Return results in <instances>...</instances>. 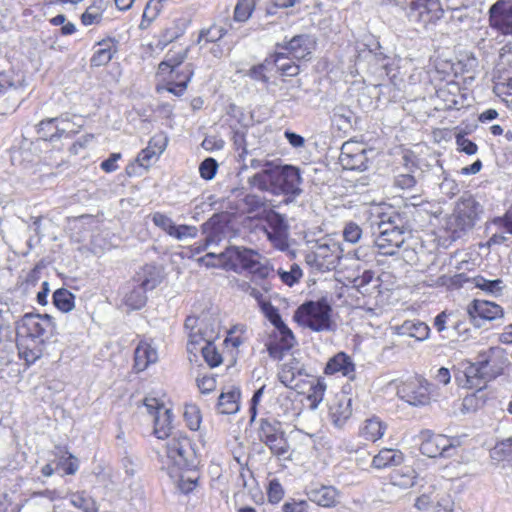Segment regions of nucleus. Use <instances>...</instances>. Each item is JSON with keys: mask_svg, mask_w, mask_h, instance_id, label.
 Segmentation results:
<instances>
[{"mask_svg": "<svg viewBox=\"0 0 512 512\" xmlns=\"http://www.w3.org/2000/svg\"><path fill=\"white\" fill-rule=\"evenodd\" d=\"M202 261L208 267H218L234 272L248 271L252 276V281L259 284L263 291L269 292L271 284L269 277L273 275V269L268 261L257 251L239 247L229 246L224 251H210Z\"/></svg>", "mask_w": 512, "mask_h": 512, "instance_id": "1", "label": "nucleus"}, {"mask_svg": "<svg viewBox=\"0 0 512 512\" xmlns=\"http://www.w3.org/2000/svg\"><path fill=\"white\" fill-rule=\"evenodd\" d=\"M52 317L40 314H25L17 326V347L27 363H34L44 351L45 342L54 335Z\"/></svg>", "mask_w": 512, "mask_h": 512, "instance_id": "2", "label": "nucleus"}, {"mask_svg": "<svg viewBox=\"0 0 512 512\" xmlns=\"http://www.w3.org/2000/svg\"><path fill=\"white\" fill-rule=\"evenodd\" d=\"M378 226V236L375 239V246L379 253L386 256L395 255L405 242L404 219L398 213L383 214Z\"/></svg>", "mask_w": 512, "mask_h": 512, "instance_id": "3", "label": "nucleus"}, {"mask_svg": "<svg viewBox=\"0 0 512 512\" xmlns=\"http://www.w3.org/2000/svg\"><path fill=\"white\" fill-rule=\"evenodd\" d=\"M481 213L482 207L473 197H462L448 218L446 229L454 240L459 239L473 229Z\"/></svg>", "mask_w": 512, "mask_h": 512, "instance_id": "4", "label": "nucleus"}, {"mask_svg": "<svg viewBox=\"0 0 512 512\" xmlns=\"http://www.w3.org/2000/svg\"><path fill=\"white\" fill-rule=\"evenodd\" d=\"M331 307L325 299L308 301L298 307L294 314L295 321L315 332L329 331L332 327Z\"/></svg>", "mask_w": 512, "mask_h": 512, "instance_id": "5", "label": "nucleus"}, {"mask_svg": "<svg viewBox=\"0 0 512 512\" xmlns=\"http://www.w3.org/2000/svg\"><path fill=\"white\" fill-rule=\"evenodd\" d=\"M406 14L408 20L416 25L427 27L435 24L444 14L439 0H394Z\"/></svg>", "mask_w": 512, "mask_h": 512, "instance_id": "6", "label": "nucleus"}, {"mask_svg": "<svg viewBox=\"0 0 512 512\" xmlns=\"http://www.w3.org/2000/svg\"><path fill=\"white\" fill-rule=\"evenodd\" d=\"M166 439V455L175 466L188 470L197 466L195 451L186 435L175 432Z\"/></svg>", "mask_w": 512, "mask_h": 512, "instance_id": "7", "label": "nucleus"}, {"mask_svg": "<svg viewBox=\"0 0 512 512\" xmlns=\"http://www.w3.org/2000/svg\"><path fill=\"white\" fill-rule=\"evenodd\" d=\"M258 437L275 456L285 457L288 454L289 444L279 421L268 418L260 419Z\"/></svg>", "mask_w": 512, "mask_h": 512, "instance_id": "8", "label": "nucleus"}, {"mask_svg": "<svg viewBox=\"0 0 512 512\" xmlns=\"http://www.w3.org/2000/svg\"><path fill=\"white\" fill-rule=\"evenodd\" d=\"M137 276L138 286L124 296V304L132 310L141 309L147 300L146 292L153 290L160 283L158 273L153 266H145Z\"/></svg>", "mask_w": 512, "mask_h": 512, "instance_id": "9", "label": "nucleus"}, {"mask_svg": "<svg viewBox=\"0 0 512 512\" xmlns=\"http://www.w3.org/2000/svg\"><path fill=\"white\" fill-rule=\"evenodd\" d=\"M420 438V451L423 455L430 458L438 456L452 457L454 456L458 445L456 440L448 438L445 435L434 434L430 430L422 431Z\"/></svg>", "mask_w": 512, "mask_h": 512, "instance_id": "10", "label": "nucleus"}, {"mask_svg": "<svg viewBox=\"0 0 512 512\" xmlns=\"http://www.w3.org/2000/svg\"><path fill=\"white\" fill-rule=\"evenodd\" d=\"M340 254V247L336 243H319L314 251L306 255L305 261L311 268L326 272L336 268Z\"/></svg>", "mask_w": 512, "mask_h": 512, "instance_id": "11", "label": "nucleus"}, {"mask_svg": "<svg viewBox=\"0 0 512 512\" xmlns=\"http://www.w3.org/2000/svg\"><path fill=\"white\" fill-rule=\"evenodd\" d=\"M144 407L147 413L153 418L154 434L158 439H166L173 433L171 432V410L157 398L146 397Z\"/></svg>", "mask_w": 512, "mask_h": 512, "instance_id": "12", "label": "nucleus"}, {"mask_svg": "<svg viewBox=\"0 0 512 512\" xmlns=\"http://www.w3.org/2000/svg\"><path fill=\"white\" fill-rule=\"evenodd\" d=\"M364 145L357 141H347L341 147L339 163L345 170L365 171L368 168L369 159Z\"/></svg>", "mask_w": 512, "mask_h": 512, "instance_id": "13", "label": "nucleus"}, {"mask_svg": "<svg viewBox=\"0 0 512 512\" xmlns=\"http://www.w3.org/2000/svg\"><path fill=\"white\" fill-rule=\"evenodd\" d=\"M430 386L426 380L413 379L398 386L397 395L411 406H425L431 401Z\"/></svg>", "mask_w": 512, "mask_h": 512, "instance_id": "14", "label": "nucleus"}, {"mask_svg": "<svg viewBox=\"0 0 512 512\" xmlns=\"http://www.w3.org/2000/svg\"><path fill=\"white\" fill-rule=\"evenodd\" d=\"M38 133L46 140L53 141L62 136H70L79 131L81 125L71 122L68 114L43 120L38 125Z\"/></svg>", "mask_w": 512, "mask_h": 512, "instance_id": "15", "label": "nucleus"}, {"mask_svg": "<svg viewBox=\"0 0 512 512\" xmlns=\"http://www.w3.org/2000/svg\"><path fill=\"white\" fill-rule=\"evenodd\" d=\"M185 327L190 330L187 343V350L190 354L196 355L203 345L212 342L216 336L214 329H208L204 325V320L197 317H187Z\"/></svg>", "mask_w": 512, "mask_h": 512, "instance_id": "16", "label": "nucleus"}, {"mask_svg": "<svg viewBox=\"0 0 512 512\" xmlns=\"http://www.w3.org/2000/svg\"><path fill=\"white\" fill-rule=\"evenodd\" d=\"M489 26L498 33L512 36V1L498 0L490 6Z\"/></svg>", "mask_w": 512, "mask_h": 512, "instance_id": "17", "label": "nucleus"}, {"mask_svg": "<svg viewBox=\"0 0 512 512\" xmlns=\"http://www.w3.org/2000/svg\"><path fill=\"white\" fill-rule=\"evenodd\" d=\"M278 165L266 162L258 173L249 177L248 183L252 188L276 195L281 191L277 184Z\"/></svg>", "mask_w": 512, "mask_h": 512, "instance_id": "18", "label": "nucleus"}, {"mask_svg": "<svg viewBox=\"0 0 512 512\" xmlns=\"http://www.w3.org/2000/svg\"><path fill=\"white\" fill-rule=\"evenodd\" d=\"M302 179L300 171L294 166H278L277 184L281 191L277 195H285L288 197L299 196L302 192L300 185Z\"/></svg>", "mask_w": 512, "mask_h": 512, "instance_id": "19", "label": "nucleus"}, {"mask_svg": "<svg viewBox=\"0 0 512 512\" xmlns=\"http://www.w3.org/2000/svg\"><path fill=\"white\" fill-rule=\"evenodd\" d=\"M467 312L476 327H481L483 321L495 320L503 314V310L499 305L484 300H474L468 306Z\"/></svg>", "mask_w": 512, "mask_h": 512, "instance_id": "20", "label": "nucleus"}, {"mask_svg": "<svg viewBox=\"0 0 512 512\" xmlns=\"http://www.w3.org/2000/svg\"><path fill=\"white\" fill-rule=\"evenodd\" d=\"M352 415V398L345 392L336 394L329 403V417L341 428Z\"/></svg>", "mask_w": 512, "mask_h": 512, "instance_id": "21", "label": "nucleus"}, {"mask_svg": "<svg viewBox=\"0 0 512 512\" xmlns=\"http://www.w3.org/2000/svg\"><path fill=\"white\" fill-rule=\"evenodd\" d=\"M168 144V138L164 134H157L151 137L148 146L137 156V162L140 166L148 168L165 151Z\"/></svg>", "mask_w": 512, "mask_h": 512, "instance_id": "22", "label": "nucleus"}, {"mask_svg": "<svg viewBox=\"0 0 512 512\" xmlns=\"http://www.w3.org/2000/svg\"><path fill=\"white\" fill-rule=\"evenodd\" d=\"M316 41L314 37L308 34L294 36L282 48L294 59H306L315 49Z\"/></svg>", "mask_w": 512, "mask_h": 512, "instance_id": "23", "label": "nucleus"}, {"mask_svg": "<svg viewBox=\"0 0 512 512\" xmlns=\"http://www.w3.org/2000/svg\"><path fill=\"white\" fill-rule=\"evenodd\" d=\"M226 226L218 220L217 217L210 218L202 225V232L205 235V242L202 248L198 249L203 251L212 246H218L225 238Z\"/></svg>", "mask_w": 512, "mask_h": 512, "instance_id": "24", "label": "nucleus"}, {"mask_svg": "<svg viewBox=\"0 0 512 512\" xmlns=\"http://www.w3.org/2000/svg\"><path fill=\"white\" fill-rule=\"evenodd\" d=\"M502 354V350L492 347L479 355V365L486 366L487 375H482L483 386L486 382L495 379L502 372V367L497 363L496 358Z\"/></svg>", "mask_w": 512, "mask_h": 512, "instance_id": "25", "label": "nucleus"}, {"mask_svg": "<svg viewBox=\"0 0 512 512\" xmlns=\"http://www.w3.org/2000/svg\"><path fill=\"white\" fill-rule=\"evenodd\" d=\"M307 495L310 501L322 507H333L338 502V491L332 486L310 488Z\"/></svg>", "mask_w": 512, "mask_h": 512, "instance_id": "26", "label": "nucleus"}, {"mask_svg": "<svg viewBox=\"0 0 512 512\" xmlns=\"http://www.w3.org/2000/svg\"><path fill=\"white\" fill-rule=\"evenodd\" d=\"M394 329L396 334L412 337L418 341L426 340L430 334V328L426 323L415 320H406Z\"/></svg>", "mask_w": 512, "mask_h": 512, "instance_id": "27", "label": "nucleus"}, {"mask_svg": "<svg viewBox=\"0 0 512 512\" xmlns=\"http://www.w3.org/2000/svg\"><path fill=\"white\" fill-rule=\"evenodd\" d=\"M240 390L231 386L223 390L218 398L217 410L221 414H234L239 410Z\"/></svg>", "mask_w": 512, "mask_h": 512, "instance_id": "28", "label": "nucleus"}, {"mask_svg": "<svg viewBox=\"0 0 512 512\" xmlns=\"http://www.w3.org/2000/svg\"><path fill=\"white\" fill-rule=\"evenodd\" d=\"M261 311L265 315V317L275 326L279 333H285V342L286 347L291 345V341L293 340V333L288 328V326L282 320L279 311L276 307H274L270 302H261Z\"/></svg>", "mask_w": 512, "mask_h": 512, "instance_id": "29", "label": "nucleus"}, {"mask_svg": "<svg viewBox=\"0 0 512 512\" xmlns=\"http://www.w3.org/2000/svg\"><path fill=\"white\" fill-rule=\"evenodd\" d=\"M355 366L350 357L343 352L332 357L324 369L326 374L341 373L343 376L352 377Z\"/></svg>", "mask_w": 512, "mask_h": 512, "instance_id": "30", "label": "nucleus"}, {"mask_svg": "<svg viewBox=\"0 0 512 512\" xmlns=\"http://www.w3.org/2000/svg\"><path fill=\"white\" fill-rule=\"evenodd\" d=\"M158 360V354L155 348L148 343H140L134 352V367L140 372L144 371L150 364Z\"/></svg>", "mask_w": 512, "mask_h": 512, "instance_id": "31", "label": "nucleus"}, {"mask_svg": "<svg viewBox=\"0 0 512 512\" xmlns=\"http://www.w3.org/2000/svg\"><path fill=\"white\" fill-rule=\"evenodd\" d=\"M109 5V0H93L81 16L83 25H97L103 19V13Z\"/></svg>", "mask_w": 512, "mask_h": 512, "instance_id": "32", "label": "nucleus"}, {"mask_svg": "<svg viewBox=\"0 0 512 512\" xmlns=\"http://www.w3.org/2000/svg\"><path fill=\"white\" fill-rule=\"evenodd\" d=\"M188 48H180L178 50H169L165 59L159 64V71L164 73L169 71L176 75H181L176 68L187 58Z\"/></svg>", "mask_w": 512, "mask_h": 512, "instance_id": "33", "label": "nucleus"}, {"mask_svg": "<svg viewBox=\"0 0 512 512\" xmlns=\"http://www.w3.org/2000/svg\"><path fill=\"white\" fill-rule=\"evenodd\" d=\"M301 374V369L298 367V362L295 359H291L289 362L284 363L279 372V381L287 388L296 389V377Z\"/></svg>", "mask_w": 512, "mask_h": 512, "instance_id": "34", "label": "nucleus"}, {"mask_svg": "<svg viewBox=\"0 0 512 512\" xmlns=\"http://www.w3.org/2000/svg\"><path fill=\"white\" fill-rule=\"evenodd\" d=\"M403 461V454L395 449H382L372 460V465L375 468L382 469L388 466H396Z\"/></svg>", "mask_w": 512, "mask_h": 512, "instance_id": "35", "label": "nucleus"}, {"mask_svg": "<svg viewBox=\"0 0 512 512\" xmlns=\"http://www.w3.org/2000/svg\"><path fill=\"white\" fill-rule=\"evenodd\" d=\"M114 44L111 39L103 40L98 43V49L94 52L91 58L92 66H103L109 63L113 57L115 50L113 49Z\"/></svg>", "mask_w": 512, "mask_h": 512, "instance_id": "36", "label": "nucleus"}, {"mask_svg": "<svg viewBox=\"0 0 512 512\" xmlns=\"http://www.w3.org/2000/svg\"><path fill=\"white\" fill-rule=\"evenodd\" d=\"M385 429L386 426L378 418H371L365 421L361 435L366 440L374 442L383 436Z\"/></svg>", "mask_w": 512, "mask_h": 512, "instance_id": "37", "label": "nucleus"}, {"mask_svg": "<svg viewBox=\"0 0 512 512\" xmlns=\"http://www.w3.org/2000/svg\"><path fill=\"white\" fill-rule=\"evenodd\" d=\"M70 503L83 512H98L96 501L83 491L71 493Z\"/></svg>", "mask_w": 512, "mask_h": 512, "instance_id": "38", "label": "nucleus"}, {"mask_svg": "<svg viewBox=\"0 0 512 512\" xmlns=\"http://www.w3.org/2000/svg\"><path fill=\"white\" fill-rule=\"evenodd\" d=\"M485 367L480 366L478 360L477 363L471 364L466 368L465 377L470 388L481 389L484 387L482 375H487L486 372H483L486 371Z\"/></svg>", "mask_w": 512, "mask_h": 512, "instance_id": "39", "label": "nucleus"}, {"mask_svg": "<svg viewBox=\"0 0 512 512\" xmlns=\"http://www.w3.org/2000/svg\"><path fill=\"white\" fill-rule=\"evenodd\" d=\"M74 299V295L64 288L53 293V303L62 312H70L74 308Z\"/></svg>", "mask_w": 512, "mask_h": 512, "instance_id": "40", "label": "nucleus"}, {"mask_svg": "<svg viewBox=\"0 0 512 512\" xmlns=\"http://www.w3.org/2000/svg\"><path fill=\"white\" fill-rule=\"evenodd\" d=\"M193 73L191 65H187L184 71L181 72V75H176L177 81L169 84L168 91L174 95L181 96L185 92Z\"/></svg>", "mask_w": 512, "mask_h": 512, "instance_id": "41", "label": "nucleus"}, {"mask_svg": "<svg viewBox=\"0 0 512 512\" xmlns=\"http://www.w3.org/2000/svg\"><path fill=\"white\" fill-rule=\"evenodd\" d=\"M285 59V53L278 52L271 57V62L284 76L292 77L298 75L299 66L296 65L293 61L283 62Z\"/></svg>", "mask_w": 512, "mask_h": 512, "instance_id": "42", "label": "nucleus"}, {"mask_svg": "<svg viewBox=\"0 0 512 512\" xmlns=\"http://www.w3.org/2000/svg\"><path fill=\"white\" fill-rule=\"evenodd\" d=\"M227 33V29L221 25H212L207 29H202L198 36V43L203 45L207 43H215L222 39Z\"/></svg>", "mask_w": 512, "mask_h": 512, "instance_id": "43", "label": "nucleus"}, {"mask_svg": "<svg viewBox=\"0 0 512 512\" xmlns=\"http://www.w3.org/2000/svg\"><path fill=\"white\" fill-rule=\"evenodd\" d=\"M279 334H280L279 342L271 341L266 344L269 356L275 360H280L283 357L284 352L290 350L295 343V338L293 337V340L291 341V345L286 347V342H285L286 334L285 333H279Z\"/></svg>", "mask_w": 512, "mask_h": 512, "instance_id": "44", "label": "nucleus"}, {"mask_svg": "<svg viewBox=\"0 0 512 512\" xmlns=\"http://www.w3.org/2000/svg\"><path fill=\"white\" fill-rule=\"evenodd\" d=\"M491 456L496 460H512V437L505 439L495 445L491 451Z\"/></svg>", "mask_w": 512, "mask_h": 512, "instance_id": "45", "label": "nucleus"}, {"mask_svg": "<svg viewBox=\"0 0 512 512\" xmlns=\"http://www.w3.org/2000/svg\"><path fill=\"white\" fill-rule=\"evenodd\" d=\"M200 352L206 363L210 367H216L222 362V357L220 353L217 351L213 342H207L200 348Z\"/></svg>", "mask_w": 512, "mask_h": 512, "instance_id": "46", "label": "nucleus"}, {"mask_svg": "<svg viewBox=\"0 0 512 512\" xmlns=\"http://www.w3.org/2000/svg\"><path fill=\"white\" fill-rule=\"evenodd\" d=\"M285 230L286 225L284 224L283 219L277 215V221L273 226V232H268V238L275 243L277 247L283 248L285 243Z\"/></svg>", "mask_w": 512, "mask_h": 512, "instance_id": "47", "label": "nucleus"}, {"mask_svg": "<svg viewBox=\"0 0 512 512\" xmlns=\"http://www.w3.org/2000/svg\"><path fill=\"white\" fill-rule=\"evenodd\" d=\"M198 229L192 225H175L173 232L171 233V237L177 239L178 241H185L187 239H193L197 236Z\"/></svg>", "mask_w": 512, "mask_h": 512, "instance_id": "48", "label": "nucleus"}, {"mask_svg": "<svg viewBox=\"0 0 512 512\" xmlns=\"http://www.w3.org/2000/svg\"><path fill=\"white\" fill-rule=\"evenodd\" d=\"M152 222L171 237L176 224L169 216L161 212H155L152 214Z\"/></svg>", "mask_w": 512, "mask_h": 512, "instance_id": "49", "label": "nucleus"}, {"mask_svg": "<svg viewBox=\"0 0 512 512\" xmlns=\"http://www.w3.org/2000/svg\"><path fill=\"white\" fill-rule=\"evenodd\" d=\"M278 275L283 283L292 286L302 277V270L297 264H293L289 271L279 269Z\"/></svg>", "mask_w": 512, "mask_h": 512, "instance_id": "50", "label": "nucleus"}, {"mask_svg": "<svg viewBox=\"0 0 512 512\" xmlns=\"http://www.w3.org/2000/svg\"><path fill=\"white\" fill-rule=\"evenodd\" d=\"M253 10V3L251 0H238L234 9V19L239 22H244L249 19Z\"/></svg>", "mask_w": 512, "mask_h": 512, "instance_id": "51", "label": "nucleus"}, {"mask_svg": "<svg viewBox=\"0 0 512 512\" xmlns=\"http://www.w3.org/2000/svg\"><path fill=\"white\" fill-rule=\"evenodd\" d=\"M325 390L326 384L319 379L314 384L311 385L308 399L311 401V407L313 409H315L318 406V404L323 400Z\"/></svg>", "mask_w": 512, "mask_h": 512, "instance_id": "52", "label": "nucleus"}, {"mask_svg": "<svg viewBox=\"0 0 512 512\" xmlns=\"http://www.w3.org/2000/svg\"><path fill=\"white\" fill-rule=\"evenodd\" d=\"M217 169V161L212 157H208L201 162L199 166V173L203 179L212 180L216 175Z\"/></svg>", "mask_w": 512, "mask_h": 512, "instance_id": "53", "label": "nucleus"}, {"mask_svg": "<svg viewBox=\"0 0 512 512\" xmlns=\"http://www.w3.org/2000/svg\"><path fill=\"white\" fill-rule=\"evenodd\" d=\"M270 64H272L271 59L267 58L265 59L264 63L253 66L249 70L248 75L256 81L267 83L269 81V77L266 75V71L268 70V66Z\"/></svg>", "mask_w": 512, "mask_h": 512, "instance_id": "54", "label": "nucleus"}, {"mask_svg": "<svg viewBox=\"0 0 512 512\" xmlns=\"http://www.w3.org/2000/svg\"><path fill=\"white\" fill-rule=\"evenodd\" d=\"M493 225L498 230L512 235V209H509L503 217H497L493 220Z\"/></svg>", "mask_w": 512, "mask_h": 512, "instance_id": "55", "label": "nucleus"}, {"mask_svg": "<svg viewBox=\"0 0 512 512\" xmlns=\"http://www.w3.org/2000/svg\"><path fill=\"white\" fill-rule=\"evenodd\" d=\"M362 235V229L356 223L350 222L346 224L343 236L347 242L356 243L359 241Z\"/></svg>", "mask_w": 512, "mask_h": 512, "instance_id": "56", "label": "nucleus"}, {"mask_svg": "<svg viewBox=\"0 0 512 512\" xmlns=\"http://www.w3.org/2000/svg\"><path fill=\"white\" fill-rule=\"evenodd\" d=\"M198 475L195 472H192V475H182L178 482V487L181 492L187 494L195 489L197 486Z\"/></svg>", "mask_w": 512, "mask_h": 512, "instance_id": "57", "label": "nucleus"}, {"mask_svg": "<svg viewBox=\"0 0 512 512\" xmlns=\"http://www.w3.org/2000/svg\"><path fill=\"white\" fill-rule=\"evenodd\" d=\"M456 144L458 149L467 155H474L478 150L477 145L462 134L456 135Z\"/></svg>", "mask_w": 512, "mask_h": 512, "instance_id": "58", "label": "nucleus"}, {"mask_svg": "<svg viewBox=\"0 0 512 512\" xmlns=\"http://www.w3.org/2000/svg\"><path fill=\"white\" fill-rule=\"evenodd\" d=\"M184 417H185L188 427L191 430L196 431L199 429L201 419H200L199 411L196 409V407L191 406L190 408H187L184 413Z\"/></svg>", "mask_w": 512, "mask_h": 512, "instance_id": "59", "label": "nucleus"}, {"mask_svg": "<svg viewBox=\"0 0 512 512\" xmlns=\"http://www.w3.org/2000/svg\"><path fill=\"white\" fill-rule=\"evenodd\" d=\"M284 491L281 484L277 480L269 483L268 498L271 503H278L283 497Z\"/></svg>", "mask_w": 512, "mask_h": 512, "instance_id": "60", "label": "nucleus"}, {"mask_svg": "<svg viewBox=\"0 0 512 512\" xmlns=\"http://www.w3.org/2000/svg\"><path fill=\"white\" fill-rule=\"evenodd\" d=\"M197 386L201 393L207 394L216 388V380L212 376H203L197 378Z\"/></svg>", "mask_w": 512, "mask_h": 512, "instance_id": "61", "label": "nucleus"}, {"mask_svg": "<svg viewBox=\"0 0 512 512\" xmlns=\"http://www.w3.org/2000/svg\"><path fill=\"white\" fill-rule=\"evenodd\" d=\"M58 466L61 467L65 474L67 475H73L78 470V463L77 459L74 458L72 455H69V457L61 459L58 463Z\"/></svg>", "mask_w": 512, "mask_h": 512, "instance_id": "62", "label": "nucleus"}, {"mask_svg": "<svg viewBox=\"0 0 512 512\" xmlns=\"http://www.w3.org/2000/svg\"><path fill=\"white\" fill-rule=\"evenodd\" d=\"M308 503L305 500L289 501L282 506L283 512H307Z\"/></svg>", "mask_w": 512, "mask_h": 512, "instance_id": "63", "label": "nucleus"}, {"mask_svg": "<svg viewBox=\"0 0 512 512\" xmlns=\"http://www.w3.org/2000/svg\"><path fill=\"white\" fill-rule=\"evenodd\" d=\"M394 184L401 189H411L415 186L416 180L410 174H400L396 176Z\"/></svg>", "mask_w": 512, "mask_h": 512, "instance_id": "64", "label": "nucleus"}]
</instances>
